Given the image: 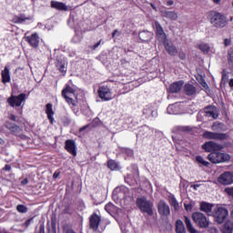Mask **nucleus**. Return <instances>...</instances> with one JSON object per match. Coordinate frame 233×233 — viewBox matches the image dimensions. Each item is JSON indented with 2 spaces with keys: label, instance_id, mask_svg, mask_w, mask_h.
Masks as SVG:
<instances>
[{
  "label": "nucleus",
  "instance_id": "1",
  "mask_svg": "<svg viewBox=\"0 0 233 233\" xmlns=\"http://www.w3.org/2000/svg\"><path fill=\"white\" fill-rule=\"evenodd\" d=\"M208 20L214 28H225L228 25L227 16L218 11L209 12Z\"/></svg>",
  "mask_w": 233,
  "mask_h": 233
},
{
  "label": "nucleus",
  "instance_id": "2",
  "mask_svg": "<svg viewBox=\"0 0 233 233\" xmlns=\"http://www.w3.org/2000/svg\"><path fill=\"white\" fill-rule=\"evenodd\" d=\"M208 159L211 163H214V165H218L219 163H227V161H230V155L217 151V152L210 153L208 156Z\"/></svg>",
  "mask_w": 233,
  "mask_h": 233
},
{
  "label": "nucleus",
  "instance_id": "3",
  "mask_svg": "<svg viewBox=\"0 0 233 233\" xmlns=\"http://www.w3.org/2000/svg\"><path fill=\"white\" fill-rule=\"evenodd\" d=\"M192 219L196 225L199 226L200 228H208L210 225V220L201 212H195L192 214Z\"/></svg>",
  "mask_w": 233,
  "mask_h": 233
},
{
  "label": "nucleus",
  "instance_id": "4",
  "mask_svg": "<svg viewBox=\"0 0 233 233\" xmlns=\"http://www.w3.org/2000/svg\"><path fill=\"white\" fill-rule=\"evenodd\" d=\"M213 218H215V221L221 225L225 219H227V216H228V210L225 208L222 207H217L214 210L213 213L211 214Z\"/></svg>",
  "mask_w": 233,
  "mask_h": 233
},
{
  "label": "nucleus",
  "instance_id": "5",
  "mask_svg": "<svg viewBox=\"0 0 233 233\" xmlns=\"http://www.w3.org/2000/svg\"><path fill=\"white\" fill-rule=\"evenodd\" d=\"M137 206L141 210V212H147L149 216L152 215L153 204L150 200H147L146 198L142 197L137 199Z\"/></svg>",
  "mask_w": 233,
  "mask_h": 233
},
{
  "label": "nucleus",
  "instance_id": "6",
  "mask_svg": "<svg viewBox=\"0 0 233 233\" xmlns=\"http://www.w3.org/2000/svg\"><path fill=\"white\" fill-rule=\"evenodd\" d=\"M26 101V94L22 93L18 96L12 95L9 98H7V103L12 108L17 106H22V105Z\"/></svg>",
  "mask_w": 233,
  "mask_h": 233
},
{
  "label": "nucleus",
  "instance_id": "7",
  "mask_svg": "<svg viewBox=\"0 0 233 233\" xmlns=\"http://www.w3.org/2000/svg\"><path fill=\"white\" fill-rule=\"evenodd\" d=\"M154 28L156 32V37L159 43H167L168 41L167 37V33H165V30L163 29V26H161V24L159 22H155Z\"/></svg>",
  "mask_w": 233,
  "mask_h": 233
},
{
  "label": "nucleus",
  "instance_id": "8",
  "mask_svg": "<svg viewBox=\"0 0 233 233\" xmlns=\"http://www.w3.org/2000/svg\"><path fill=\"white\" fill-rule=\"evenodd\" d=\"M62 96L68 105L76 106V103L74 101V99H72V96H76V90H74V88H72L70 86H66V87L62 90Z\"/></svg>",
  "mask_w": 233,
  "mask_h": 233
},
{
  "label": "nucleus",
  "instance_id": "9",
  "mask_svg": "<svg viewBox=\"0 0 233 233\" xmlns=\"http://www.w3.org/2000/svg\"><path fill=\"white\" fill-rule=\"evenodd\" d=\"M203 137L205 139H215L216 141H224L228 139V135L227 133H214L210 131H205L203 133Z\"/></svg>",
  "mask_w": 233,
  "mask_h": 233
},
{
  "label": "nucleus",
  "instance_id": "10",
  "mask_svg": "<svg viewBox=\"0 0 233 233\" xmlns=\"http://www.w3.org/2000/svg\"><path fill=\"white\" fill-rule=\"evenodd\" d=\"M98 97L103 101H112L114 96H112V91L108 86H102L98 88Z\"/></svg>",
  "mask_w": 233,
  "mask_h": 233
},
{
  "label": "nucleus",
  "instance_id": "11",
  "mask_svg": "<svg viewBox=\"0 0 233 233\" xmlns=\"http://www.w3.org/2000/svg\"><path fill=\"white\" fill-rule=\"evenodd\" d=\"M202 148L206 152H211L212 154L214 152H219V150H223V145H220L214 141H208L202 146Z\"/></svg>",
  "mask_w": 233,
  "mask_h": 233
},
{
  "label": "nucleus",
  "instance_id": "12",
  "mask_svg": "<svg viewBox=\"0 0 233 233\" xmlns=\"http://www.w3.org/2000/svg\"><path fill=\"white\" fill-rule=\"evenodd\" d=\"M129 190L128 187L125 186L117 187L113 191V198H117L118 199H125L128 198Z\"/></svg>",
  "mask_w": 233,
  "mask_h": 233
},
{
  "label": "nucleus",
  "instance_id": "13",
  "mask_svg": "<svg viewBox=\"0 0 233 233\" xmlns=\"http://www.w3.org/2000/svg\"><path fill=\"white\" fill-rule=\"evenodd\" d=\"M218 181L220 185H232L233 183V172L226 171L222 173L218 177Z\"/></svg>",
  "mask_w": 233,
  "mask_h": 233
},
{
  "label": "nucleus",
  "instance_id": "14",
  "mask_svg": "<svg viewBox=\"0 0 233 233\" xmlns=\"http://www.w3.org/2000/svg\"><path fill=\"white\" fill-rule=\"evenodd\" d=\"M157 210L160 216H170V207L164 200H160L157 204Z\"/></svg>",
  "mask_w": 233,
  "mask_h": 233
},
{
  "label": "nucleus",
  "instance_id": "15",
  "mask_svg": "<svg viewBox=\"0 0 233 233\" xmlns=\"http://www.w3.org/2000/svg\"><path fill=\"white\" fill-rule=\"evenodd\" d=\"M206 117H212V119H218L219 117V110L214 106H209L204 109Z\"/></svg>",
  "mask_w": 233,
  "mask_h": 233
},
{
  "label": "nucleus",
  "instance_id": "16",
  "mask_svg": "<svg viewBox=\"0 0 233 233\" xmlns=\"http://www.w3.org/2000/svg\"><path fill=\"white\" fill-rule=\"evenodd\" d=\"M25 41H27L33 48H37L39 46V35L34 33L30 36H26Z\"/></svg>",
  "mask_w": 233,
  "mask_h": 233
},
{
  "label": "nucleus",
  "instance_id": "17",
  "mask_svg": "<svg viewBox=\"0 0 233 233\" xmlns=\"http://www.w3.org/2000/svg\"><path fill=\"white\" fill-rule=\"evenodd\" d=\"M183 85H185V82H183V80L175 82L169 86L168 92H170L171 94H177V92H181Z\"/></svg>",
  "mask_w": 233,
  "mask_h": 233
},
{
  "label": "nucleus",
  "instance_id": "18",
  "mask_svg": "<svg viewBox=\"0 0 233 233\" xmlns=\"http://www.w3.org/2000/svg\"><path fill=\"white\" fill-rule=\"evenodd\" d=\"M66 150L69 152V154H72V156H77V150L76 147V141L74 140H66Z\"/></svg>",
  "mask_w": 233,
  "mask_h": 233
},
{
  "label": "nucleus",
  "instance_id": "19",
  "mask_svg": "<svg viewBox=\"0 0 233 233\" xmlns=\"http://www.w3.org/2000/svg\"><path fill=\"white\" fill-rule=\"evenodd\" d=\"M99 223H101V217L97 216V214H93L90 217V228L97 230L99 228Z\"/></svg>",
  "mask_w": 233,
  "mask_h": 233
},
{
  "label": "nucleus",
  "instance_id": "20",
  "mask_svg": "<svg viewBox=\"0 0 233 233\" xmlns=\"http://www.w3.org/2000/svg\"><path fill=\"white\" fill-rule=\"evenodd\" d=\"M5 128H7V130H10V132H13L15 136H19V134L23 132V129H21L19 126L11 122H5Z\"/></svg>",
  "mask_w": 233,
  "mask_h": 233
},
{
  "label": "nucleus",
  "instance_id": "21",
  "mask_svg": "<svg viewBox=\"0 0 233 233\" xmlns=\"http://www.w3.org/2000/svg\"><path fill=\"white\" fill-rule=\"evenodd\" d=\"M66 66H68V62L66 61V58H63L61 60H57L56 67L58 68L59 72L65 76L66 74Z\"/></svg>",
  "mask_w": 233,
  "mask_h": 233
},
{
  "label": "nucleus",
  "instance_id": "22",
  "mask_svg": "<svg viewBox=\"0 0 233 233\" xmlns=\"http://www.w3.org/2000/svg\"><path fill=\"white\" fill-rule=\"evenodd\" d=\"M1 76L2 83H4V85H6V83H10V81H12V77L10 76V69L8 66H5L4 70H2Z\"/></svg>",
  "mask_w": 233,
  "mask_h": 233
},
{
  "label": "nucleus",
  "instance_id": "23",
  "mask_svg": "<svg viewBox=\"0 0 233 233\" xmlns=\"http://www.w3.org/2000/svg\"><path fill=\"white\" fill-rule=\"evenodd\" d=\"M162 45H164L169 56H177V48L176 46H174V44H168V42L166 41L165 43H162Z\"/></svg>",
  "mask_w": 233,
  "mask_h": 233
},
{
  "label": "nucleus",
  "instance_id": "24",
  "mask_svg": "<svg viewBox=\"0 0 233 233\" xmlns=\"http://www.w3.org/2000/svg\"><path fill=\"white\" fill-rule=\"evenodd\" d=\"M214 207V205L208 203V202H201L200 203V210L202 212H206V214H208V216H212L213 212H212V208Z\"/></svg>",
  "mask_w": 233,
  "mask_h": 233
},
{
  "label": "nucleus",
  "instance_id": "25",
  "mask_svg": "<svg viewBox=\"0 0 233 233\" xmlns=\"http://www.w3.org/2000/svg\"><path fill=\"white\" fill-rule=\"evenodd\" d=\"M52 104L48 103L46 106V114L47 116V119H49L51 125H54V109L52 108Z\"/></svg>",
  "mask_w": 233,
  "mask_h": 233
},
{
  "label": "nucleus",
  "instance_id": "26",
  "mask_svg": "<svg viewBox=\"0 0 233 233\" xmlns=\"http://www.w3.org/2000/svg\"><path fill=\"white\" fill-rule=\"evenodd\" d=\"M51 6L52 8H56V10H62L64 12L68 10V6L63 2L52 1Z\"/></svg>",
  "mask_w": 233,
  "mask_h": 233
},
{
  "label": "nucleus",
  "instance_id": "27",
  "mask_svg": "<svg viewBox=\"0 0 233 233\" xmlns=\"http://www.w3.org/2000/svg\"><path fill=\"white\" fill-rule=\"evenodd\" d=\"M163 17H166L167 19H169L170 21H177V13L174 11H164L162 13Z\"/></svg>",
  "mask_w": 233,
  "mask_h": 233
},
{
  "label": "nucleus",
  "instance_id": "28",
  "mask_svg": "<svg viewBox=\"0 0 233 233\" xmlns=\"http://www.w3.org/2000/svg\"><path fill=\"white\" fill-rule=\"evenodd\" d=\"M138 37L144 42L150 41V39H152V33L148 31H142L139 33Z\"/></svg>",
  "mask_w": 233,
  "mask_h": 233
},
{
  "label": "nucleus",
  "instance_id": "29",
  "mask_svg": "<svg viewBox=\"0 0 233 233\" xmlns=\"http://www.w3.org/2000/svg\"><path fill=\"white\" fill-rule=\"evenodd\" d=\"M184 92L187 94V96H194V94H196V86L190 84H186Z\"/></svg>",
  "mask_w": 233,
  "mask_h": 233
},
{
  "label": "nucleus",
  "instance_id": "30",
  "mask_svg": "<svg viewBox=\"0 0 233 233\" xmlns=\"http://www.w3.org/2000/svg\"><path fill=\"white\" fill-rule=\"evenodd\" d=\"M185 223L186 227L190 233H199L196 228H194V226H192V222L190 221V218L188 217L185 218Z\"/></svg>",
  "mask_w": 233,
  "mask_h": 233
},
{
  "label": "nucleus",
  "instance_id": "31",
  "mask_svg": "<svg viewBox=\"0 0 233 233\" xmlns=\"http://www.w3.org/2000/svg\"><path fill=\"white\" fill-rule=\"evenodd\" d=\"M167 114L169 115H177L179 114V108L177 104H171L167 106Z\"/></svg>",
  "mask_w": 233,
  "mask_h": 233
},
{
  "label": "nucleus",
  "instance_id": "32",
  "mask_svg": "<svg viewBox=\"0 0 233 233\" xmlns=\"http://www.w3.org/2000/svg\"><path fill=\"white\" fill-rule=\"evenodd\" d=\"M233 231V222L230 220L226 221L224 224V228L222 229V233H232Z\"/></svg>",
  "mask_w": 233,
  "mask_h": 233
},
{
  "label": "nucleus",
  "instance_id": "33",
  "mask_svg": "<svg viewBox=\"0 0 233 233\" xmlns=\"http://www.w3.org/2000/svg\"><path fill=\"white\" fill-rule=\"evenodd\" d=\"M176 232L177 233H187V229H185V224H183V221L177 220V222H176Z\"/></svg>",
  "mask_w": 233,
  "mask_h": 233
},
{
  "label": "nucleus",
  "instance_id": "34",
  "mask_svg": "<svg viewBox=\"0 0 233 233\" xmlns=\"http://www.w3.org/2000/svg\"><path fill=\"white\" fill-rule=\"evenodd\" d=\"M143 114L146 117H156V112L150 106H146L143 109Z\"/></svg>",
  "mask_w": 233,
  "mask_h": 233
},
{
  "label": "nucleus",
  "instance_id": "35",
  "mask_svg": "<svg viewBox=\"0 0 233 233\" xmlns=\"http://www.w3.org/2000/svg\"><path fill=\"white\" fill-rule=\"evenodd\" d=\"M168 199H169V203H170L171 207H173L175 208V210H178L179 203L177 202V199H176V197L169 196Z\"/></svg>",
  "mask_w": 233,
  "mask_h": 233
},
{
  "label": "nucleus",
  "instance_id": "36",
  "mask_svg": "<svg viewBox=\"0 0 233 233\" xmlns=\"http://www.w3.org/2000/svg\"><path fill=\"white\" fill-rule=\"evenodd\" d=\"M198 48L201 50L204 54H208V52H210V46L208 44L201 43L198 46Z\"/></svg>",
  "mask_w": 233,
  "mask_h": 233
},
{
  "label": "nucleus",
  "instance_id": "37",
  "mask_svg": "<svg viewBox=\"0 0 233 233\" xmlns=\"http://www.w3.org/2000/svg\"><path fill=\"white\" fill-rule=\"evenodd\" d=\"M107 167L110 170H119V164L114 160H109L107 162Z\"/></svg>",
  "mask_w": 233,
  "mask_h": 233
},
{
  "label": "nucleus",
  "instance_id": "38",
  "mask_svg": "<svg viewBox=\"0 0 233 233\" xmlns=\"http://www.w3.org/2000/svg\"><path fill=\"white\" fill-rule=\"evenodd\" d=\"M26 21H32V16H25V15H21L17 17L16 23H26Z\"/></svg>",
  "mask_w": 233,
  "mask_h": 233
},
{
  "label": "nucleus",
  "instance_id": "39",
  "mask_svg": "<svg viewBox=\"0 0 233 233\" xmlns=\"http://www.w3.org/2000/svg\"><path fill=\"white\" fill-rule=\"evenodd\" d=\"M196 161H197V163H199L203 167H208L210 165V163H208V161H206L205 158H203V157H201V156H198L196 157Z\"/></svg>",
  "mask_w": 233,
  "mask_h": 233
},
{
  "label": "nucleus",
  "instance_id": "40",
  "mask_svg": "<svg viewBox=\"0 0 233 233\" xmlns=\"http://www.w3.org/2000/svg\"><path fill=\"white\" fill-rule=\"evenodd\" d=\"M16 210L20 212V214H26L28 212V208H26V206L25 205L20 204L16 207Z\"/></svg>",
  "mask_w": 233,
  "mask_h": 233
},
{
  "label": "nucleus",
  "instance_id": "41",
  "mask_svg": "<svg viewBox=\"0 0 233 233\" xmlns=\"http://www.w3.org/2000/svg\"><path fill=\"white\" fill-rule=\"evenodd\" d=\"M115 208H116V207L112 203H108L105 206V210H106V212H107V214H112V212H114Z\"/></svg>",
  "mask_w": 233,
  "mask_h": 233
},
{
  "label": "nucleus",
  "instance_id": "42",
  "mask_svg": "<svg viewBox=\"0 0 233 233\" xmlns=\"http://www.w3.org/2000/svg\"><path fill=\"white\" fill-rule=\"evenodd\" d=\"M212 130L215 131H219L221 128H223V124L222 123H214L211 127Z\"/></svg>",
  "mask_w": 233,
  "mask_h": 233
},
{
  "label": "nucleus",
  "instance_id": "43",
  "mask_svg": "<svg viewBox=\"0 0 233 233\" xmlns=\"http://www.w3.org/2000/svg\"><path fill=\"white\" fill-rule=\"evenodd\" d=\"M200 85H201V86L204 88V90H205V92H206L207 94H208V92H210V87L208 86V84H207V82H206L205 80H202V81L200 82Z\"/></svg>",
  "mask_w": 233,
  "mask_h": 233
},
{
  "label": "nucleus",
  "instance_id": "44",
  "mask_svg": "<svg viewBox=\"0 0 233 233\" xmlns=\"http://www.w3.org/2000/svg\"><path fill=\"white\" fill-rule=\"evenodd\" d=\"M125 152H126V154H127V156H129V157L134 156V150H132V149H130V148H126V149H125Z\"/></svg>",
  "mask_w": 233,
  "mask_h": 233
},
{
  "label": "nucleus",
  "instance_id": "45",
  "mask_svg": "<svg viewBox=\"0 0 233 233\" xmlns=\"http://www.w3.org/2000/svg\"><path fill=\"white\" fill-rule=\"evenodd\" d=\"M230 43H232V40L230 38H226L224 40L225 46H230Z\"/></svg>",
  "mask_w": 233,
  "mask_h": 233
},
{
  "label": "nucleus",
  "instance_id": "46",
  "mask_svg": "<svg viewBox=\"0 0 233 233\" xmlns=\"http://www.w3.org/2000/svg\"><path fill=\"white\" fill-rule=\"evenodd\" d=\"M33 222H34V218H31L25 221V227H28L29 225H32Z\"/></svg>",
  "mask_w": 233,
  "mask_h": 233
},
{
  "label": "nucleus",
  "instance_id": "47",
  "mask_svg": "<svg viewBox=\"0 0 233 233\" xmlns=\"http://www.w3.org/2000/svg\"><path fill=\"white\" fill-rule=\"evenodd\" d=\"M184 207L187 212L192 210V204H184Z\"/></svg>",
  "mask_w": 233,
  "mask_h": 233
},
{
  "label": "nucleus",
  "instance_id": "48",
  "mask_svg": "<svg viewBox=\"0 0 233 233\" xmlns=\"http://www.w3.org/2000/svg\"><path fill=\"white\" fill-rule=\"evenodd\" d=\"M178 57L183 60V59H186L187 55L185 54V52H180L178 54Z\"/></svg>",
  "mask_w": 233,
  "mask_h": 233
},
{
  "label": "nucleus",
  "instance_id": "49",
  "mask_svg": "<svg viewBox=\"0 0 233 233\" xmlns=\"http://www.w3.org/2000/svg\"><path fill=\"white\" fill-rule=\"evenodd\" d=\"M79 41H81V39H79L78 35L74 36L73 43H79Z\"/></svg>",
  "mask_w": 233,
  "mask_h": 233
},
{
  "label": "nucleus",
  "instance_id": "50",
  "mask_svg": "<svg viewBox=\"0 0 233 233\" xmlns=\"http://www.w3.org/2000/svg\"><path fill=\"white\" fill-rule=\"evenodd\" d=\"M101 41L102 40H100L99 42H97L96 44H95L94 46H93V50H96V48H98V46L101 45Z\"/></svg>",
  "mask_w": 233,
  "mask_h": 233
},
{
  "label": "nucleus",
  "instance_id": "51",
  "mask_svg": "<svg viewBox=\"0 0 233 233\" xmlns=\"http://www.w3.org/2000/svg\"><path fill=\"white\" fill-rule=\"evenodd\" d=\"M228 56H229L230 61H233V49H231V50L228 52Z\"/></svg>",
  "mask_w": 233,
  "mask_h": 233
},
{
  "label": "nucleus",
  "instance_id": "52",
  "mask_svg": "<svg viewBox=\"0 0 233 233\" xmlns=\"http://www.w3.org/2000/svg\"><path fill=\"white\" fill-rule=\"evenodd\" d=\"M199 187H200L199 184L191 185V188H194V190H198V188H199Z\"/></svg>",
  "mask_w": 233,
  "mask_h": 233
},
{
  "label": "nucleus",
  "instance_id": "53",
  "mask_svg": "<svg viewBox=\"0 0 233 233\" xmlns=\"http://www.w3.org/2000/svg\"><path fill=\"white\" fill-rule=\"evenodd\" d=\"M4 169L10 171V170H12V167L10 165H5Z\"/></svg>",
  "mask_w": 233,
  "mask_h": 233
},
{
  "label": "nucleus",
  "instance_id": "54",
  "mask_svg": "<svg viewBox=\"0 0 233 233\" xmlns=\"http://www.w3.org/2000/svg\"><path fill=\"white\" fill-rule=\"evenodd\" d=\"M167 6H172V5H174V1L173 0H168L167 2Z\"/></svg>",
  "mask_w": 233,
  "mask_h": 233
},
{
  "label": "nucleus",
  "instance_id": "55",
  "mask_svg": "<svg viewBox=\"0 0 233 233\" xmlns=\"http://www.w3.org/2000/svg\"><path fill=\"white\" fill-rule=\"evenodd\" d=\"M88 125H86V126H84L83 127H81L80 129H79V132H83V130H86V128H88Z\"/></svg>",
  "mask_w": 233,
  "mask_h": 233
},
{
  "label": "nucleus",
  "instance_id": "56",
  "mask_svg": "<svg viewBox=\"0 0 233 233\" xmlns=\"http://www.w3.org/2000/svg\"><path fill=\"white\" fill-rule=\"evenodd\" d=\"M54 179H57L59 177V173L55 172L53 175Z\"/></svg>",
  "mask_w": 233,
  "mask_h": 233
},
{
  "label": "nucleus",
  "instance_id": "57",
  "mask_svg": "<svg viewBox=\"0 0 233 233\" xmlns=\"http://www.w3.org/2000/svg\"><path fill=\"white\" fill-rule=\"evenodd\" d=\"M119 34V30L116 29L113 34H112V37H116V35Z\"/></svg>",
  "mask_w": 233,
  "mask_h": 233
},
{
  "label": "nucleus",
  "instance_id": "58",
  "mask_svg": "<svg viewBox=\"0 0 233 233\" xmlns=\"http://www.w3.org/2000/svg\"><path fill=\"white\" fill-rule=\"evenodd\" d=\"M21 183L23 185H28V178H25Z\"/></svg>",
  "mask_w": 233,
  "mask_h": 233
},
{
  "label": "nucleus",
  "instance_id": "59",
  "mask_svg": "<svg viewBox=\"0 0 233 233\" xmlns=\"http://www.w3.org/2000/svg\"><path fill=\"white\" fill-rule=\"evenodd\" d=\"M10 119H11L12 121H15V119H16L15 115H11V116H10Z\"/></svg>",
  "mask_w": 233,
  "mask_h": 233
},
{
  "label": "nucleus",
  "instance_id": "60",
  "mask_svg": "<svg viewBox=\"0 0 233 233\" xmlns=\"http://www.w3.org/2000/svg\"><path fill=\"white\" fill-rule=\"evenodd\" d=\"M215 5H219L221 3V0H212Z\"/></svg>",
  "mask_w": 233,
  "mask_h": 233
},
{
  "label": "nucleus",
  "instance_id": "61",
  "mask_svg": "<svg viewBox=\"0 0 233 233\" xmlns=\"http://www.w3.org/2000/svg\"><path fill=\"white\" fill-rule=\"evenodd\" d=\"M128 179H130V176L127 175V176L126 177V178H125V181H126L127 183H128Z\"/></svg>",
  "mask_w": 233,
  "mask_h": 233
},
{
  "label": "nucleus",
  "instance_id": "62",
  "mask_svg": "<svg viewBox=\"0 0 233 233\" xmlns=\"http://www.w3.org/2000/svg\"><path fill=\"white\" fill-rule=\"evenodd\" d=\"M0 145H5V140L0 137Z\"/></svg>",
  "mask_w": 233,
  "mask_h": 233
},
{
  "label": "nucleus",
  "instance_id": "63",
  "mask_svg": "<svg viewBox=\"0 0 233 233\" xmlns=\"http://www.w3.org/2000/svg\"><path fill=\"white\" fill-rule=\"evenodd\" d=\"M229 86L233 87V79H230V81H229Z\"/></svg>",
  "mask_w": 233,
  "mask_h": 233
},
{
  "label": "nucleus",
  "instance_id": "64",
  "mask_svg": "<svg viewBox=\"0 0 233 233\" xmlns=\"http://www.w3.org/2000/svg\"><path fill=\"white\" fill-rule=\"evenodd\" d=\"M151 7L153 8V10H157L156 5H154V4H151Z\"/></svg>",
  "mask_w": 233,
  "mask_h": 233
}]
</instances>
